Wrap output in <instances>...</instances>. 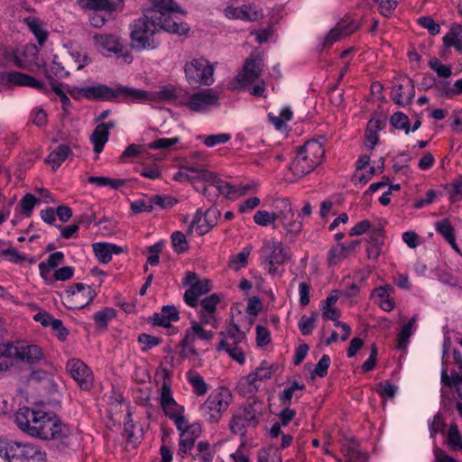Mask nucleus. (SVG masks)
<instances>
[{
	"mask_svg": "<svg viewBox=\"0 0 462 462\" xmlns=\"http://www.w3.org/2000/svg\"><path fill=\"white\" fill-rule=\"evenodd\" d=\"M0 457L8 462H45L46 453L38 446L0 439Z\"/></svg>",
	"mask_w": 462,
	"mask_h": 462,
	"instance_id": "nucleus-5",
	"label": "nucleus"
},
{
	"mask_svg": "<svg viewBox=\"0 0 462 462\" xmlns=\"http://www.w3.org/2000/svg\"><path fill=\"white\" fill-rule=\"evenodd\" d=\"M231 394L227 392H220L210 394L206 402L201 405L200 411L206 420L217 422L221 418L230 404Z\"/></svg>",
	"mask_w": 462,
	"mask_h": 462,
	"instance_id": "nucleus-7",
	"label": "nucleus"
},
{
	"mask_svg": "<svg viewBox=\"0 0 462 462\" xmlns=\"http://www.w3.org/2000/svg\"><path fill=\"white\" fill-rule=\"evenodd\" d=\"M272 370V365H267L266 362H263L261 366L256 368L255 372L249 374L240 380L238 384L240 392L243 394L255 393L258 390L255 382L270 379L273 373Z\"/></svg>",
	"mask_w": 462,
	"mask_h": 462,
	"instance_id": "nucleus-15",
	"label": "nucleus"
},
{
	"mask_svg": "<svg viewBox=\"0 0 462 462\" xmlns=\"http://www.w3.org/2000/svg\"><path fill=\"white\" fill-rule=\"evenodd\" d=\"M79 5L87 9L95 11H108L115 10L116 4L110 0H79Z\"/></svg>",
	"mask_w": 462,
	"mask_h": 462,
	"instance_id": "nucleus-36",
	"label": "nucleus"
},
{
	"mask_svg": "<svg viewBox=\"0 0 462 462\" xmlns=\"http://www.w3.org/2000/svg\"><path fill=\"white\" fill-rule=\"evenodd\" d=\"M212 189L217 191L215 192V197L223 195L226 198H229L230 194L235 191L233 186L227 182L223 181L222 180L217 179L214 173H212V179H210L209 181H207V185L205 186V193H210Z\"/></svg>",
	"mask_w": 462,
	"mask_h": 462,
	"instance_id": "nucleus-29",
	"label": "nucleus"
},
{
	"mask_svg": "<svg viewBox=\"0 0 462 462\" xmlns=\"http://www.w3.org/2000/svg\"><path fill=\"white\" fill-rule=\"evenodd\" d=\"M277 208L280 209V223L287 236L296 237L301 231L302 223L296 217L290 200L285 198L277 199Z\"/></svg>",
	"mask_w": 462,
	"mask_h": 462,
	"instance_id": "nucleus-10",
	"label": "nucleus"
},
{
	"mask_svg": "<svg viewBox=\"0 0 462 462\" xmlns=\"http://www.w3.org/2000/svg\"><path fill=\"white\" fill-rule=\"evenodd\" d=\"M259 420L256 411L252 404L245 405L238 409L233 415L229 423L231 431L241 436L245 434L247 427H256Z\"/></svg>",
	"mask_w": 462,
	"mask_h": 462,
	"instance_id": "nucleus-11",
	"label": "nucleus"
},
{
	"mask_svg": "<svg viewBox=\"0 0 462 462\" xmlns=\"http://www.w3.org/2000/svg\"><path fill=\"white\" fill-rule=\"evenodd\" d=\"M324 154L325 149L322 143L315 139L310 140L300 148L290 165V170L295 176L300 178L319 165Z\"/></svg>",
	"mask_w": 462,
	"mask_h": 462,
	"instance_id": "nucleus-4",
	"label": "nucleus"
},
{
	"mask_svg": "<svg viewBox=\"0 0 462 462\" xmlns=\"http://www.w3.org/2000/svg\"><path fill=\"white\" fill-rule=\"evenodd\" d=\"M49 74L53 78V76L57 78H65L69 76V71L65 70L62 66V62L60 60V58L55 55L52 59L51 64L50 66V70L46 69Z\"/></svg>",
	"mask_w": 462,
	"mask_h": 462,
	"instance_id": "nucleus-50",
	"label": "nucleus"
},
{
	"mask_svg": "<svg viewBox=\"0 0 462 462\" xmlns=\"http://www.w3.org/2000/svg\"><path fill=\"white\" fill-rule=\"evenodd\" d=\"M187 379L193 388V392L198 395H204L208 391V385L202 376L194 371L187 373Z\"/></svg>",
	"mask_w": 462,
	"mask_h": 462,
	"instance_id": "nucleus-39",
	"label": "nucleus"
},
{
	"mask_svg": "<svg viewBox=\"0 0 462 462\" xmlns=\"http://www.w3.org/2000/svg\"><path fill=\"white\" fill-rule=\"evenodd\" d=\"M14 358L29 365H35L44 358V355L37 345H21L17 346Z\"/></svg>",
	"mask_w": 462,
	"mask_h": 462,
	"instance_id": "nucleus-20",
	"label": "nucleus"
},
{
	"mask_svg": "<svg viewBox=\"0 0 462 462\" xmlns=\"http://www.w3.org/2000/svg\"><path fill=\"white\" fill-rule=\"evenodd\" d=\"M212 288L208 279L194 282L184 293V301L190 307L198 305V300L201 295L208 293Z\"/></svg>",
	"mask_w": 462,
	"mask_h": 462,
	"instance_id": "nucleus-22",
	"label": "nucleus"
},
{
	"mask_svg": "<svg viewBox=\"0 0 462 462\" xmlns=\"http://www.w3.org/2000/svg\"><path fill=\"white\" fill-rule=\"evenodd\" d=\"M436 230L452 246L457 250L456 239L454 236V229L448 219L438 221L436 224Z\"/></svg>",
	"mask_w": 462,
	"mask_h": 462,
	"instance_id": "nucleus-37",
	"label": "nucleus"
},
{
	"mask_svg": "<svg viewBox=\"0 0 462 462\" xmlns=\"http://www.w3.org/2000/svg\"><path fill=\"white\" fill-rule=\"evenodd\" d=\"M154 98L159 101L171 102L178 98L179 94L175 88L171 86H164L153 93Z\"/></svg>",
	"mask_w": 462,
	"mask_h": 462,
	"instance_id": "nucleus-45",
	"label": "nucleus"
},
{
	"mask_svg": "<svg viewBox=\"0 0 462 462\" xmlns=\"http://www.w3.org/2000/svg\"><path fill=\"white\" fill-rule=\"evenodd\" d=\"M71 153L70 147L66 143H61L50 152L45 161L47 163L51 164L53 171H56Z\"/></svg>",
	"mask_w": 462,
	"mask_h": 462,
	"instance_id": "nucleus-30",
	"label": "nucleus"
},
{
	"mask_svg": "<svg viewBox=\"0 0 462 462\" xmlns=\"http://www.w3.org/2000/svg\"><path fill=\"white\" fill-rule=\"evenodd\" d=\"M318 318V313L313 311L311 312L310 317H307L303 315L299 321V328L300 332L304 336H308L311 334L312 330L315 328V322Z\"/></svg>",
	"mask_w": 462,
	"mask_h": 462,
	"instance_id": "nucleus-47",
	"label": "nucleus"
},
{
	"mask_svg": "<svg viewBox=\"0 0 462 462\" xmlns=\"http://www.w3.org/2000/svg\"><path fill=\"white\" fill-rule=\"evenodd\" d=\"M88 181L91 184H96L98 187L108 186L113 189H117L120 187L124 186L125 183V180L112 179V178L103 177V176H91L88 178Z\"/></svg>",
	"mask_w": 462,
	"mask_h": 462,
	"instance_id": "nucleus-38",
	"label": "nucleus"
},
{
	"mask_svg": "<svg viewBox=\"0 0 462 462\" xmlns=\"http://www.w3.org/2000/svg\"><path fill=\"white\" fill-rule=\"evenodd\" d=\"M162 14L155 11H144L142 17L135 20L131 25V46L133 49L142 51H153L160 45V41L155 37L160 29L179 35L185 34L189 26L184 23L175 21L162 22Z\"/></svg>",
	"mask_w": 462,
	"mask_h": 462,
	"instance_id": "nucleus-1",
	"label": "nucleus"
},
{
	"mask_svg": "<svg viewBox=\"0 0 462 462\" xmlns=\"http://www.w3.org/2000/svg\"><path fill=\"white\" fill-rule=\"evenodd\" d=\"M218 96L209 88L191 95L187 106L190 110L199 112L208 106H218Z\"/></svg>",
	"mask_w": 462,
	"mask_h": 462,
	"instance_id": "nucleus-18",
	"label": "nucleus"
},
{
	"mask_svg": "<svg viewBox=\"0 0 462 462\" xmlns=\"http://www.w3.org/2000/svg\"><path fill=\"white\" fill-rule=\"evenodd\" d=\"M163 246H164V242L161 241V242H158L155 245L148 247V252H149L150 255L147 258V263H149L152 266L157 265L159 263V260H160L159 254L162 252Z\"/></svg>",
	"mask_w": 462,
	"mask_h": 462,
	"instance_id": "nucleus-55",
	"label": "nucleus"
},
{
	"mask_svg": "<svg viewBox=\"0 0 462 462\" xmlns=\"http://www.w3.org/2000/svg\"><path fill=\"white\" fill-rule=\"evenodd\" d=\"M250 252V247H245L242 252L234 255L229 260V267L234 271H239L240 269L245 267Z\"/></svg>",
	"mask_w": 462,
	"mask_h": 462,
	"instance_id": "nucleus-44",
	"label": "nucleus"
},
{
	"mask_svg": "<svg viewBox=\"0 0 462 462\" xmlns=\"http://www.w3.org/2000/svg\"><path fill=\"white\" fill-rule=\"evenodd\" d=\"M75 93L83 95L88 99L112 100L113 98L122 97L124 100L142 101L149 98L147 92L137 88L123 86H117L112 88L103 84L83 88H75L69 91V94L74 97H76Z\"/></svg>",
	"mask_w": 462,
	"mask_h": 462,
	"instance_id": "nucleus-3",
	"label": "nucleus"
},
{
	"mask_svg": "<svg viewBox=\"0 0 462 462\" xmlns=\"http://www.w3.org/2000/svg\"><path fill=\"white\" fill-rule=\"evenodd\" d=\"M206 162H196L191 161H186L184 164L181 166L182 169H185L190 172L196 174L195 180H201L205 182L209 181L212 179L211 171H208L205 169Z\"/></svg>",
	"mask_w": 462,
	"mask_h": 462,
	"instance_id": "nucleus-31",
	"label": "nucleus"
},
{
	"mask_svg": "<svg viewBox=\"0 0 462 462\" xmlns=\"http://www.w3.org/2000/svg\"><path fill=\"white\" fill-rule=\"evenodd\" d=\"M462 199V178L456 180L452 184V191L450 192V200L457 202Z\"/></svg>",
	"mask_w": 462,
	"mask_h": 462,
	"instance_id": "nucleus-64",
	"label": "nucleus"
},
{
	"mask_svg": "<svg viewBox=\"0 0 462 462\" xmlns=\"http://www.w3.org/2000/svg\"><path fill=\"white\" fill-rule=\"evenodd\" d=\"M116 311L113 308H105L95 313L93 319L97 326L101 329H106L109 320L113 319Z\"/></svg>",
	"mask_w": 462,
	"mask_h": 462,
	"instance_id": "nucleus-40",
	"label": "nucleus"
},
{
	"mask_svg": "<svg viewBox=\"0 0 462 462\" xmlns=\"http://www.w3.org/2000/svg\"><path fill=\"white\" fill-rule=\"evenodd\" d=\"M429 66L440 78L447 79L451 76L452 72L450 67L442 64L438 58L430 59Z\"/></svg>",
	"mask_w": 462,
	"mask_h": 462,
	"instance_id": "nucleus-49",
	"label": "nucleus"
},
{
	"mask_svg": "<svg viewBox=\"0 0 462 462\" xmlns=\"http://www.w3.org/2000/svg\"><path fill=\"white\" fill-rule=\"evenodd\" d=\"M230 138L231 136L228 134H211L206 136L203 142L208 147H213L217 144L227 143Z\"/></svg>",
	"mask_w": 462,
	"mask_h": 462,
	"instance_id": "nucleus-58",
	"label": "nucleus"
},
{
	"mask_svg": "<svg viewBox=\"0 0 462 462\" xmlns=\"http://www.w3.org/2000/svg\"><path fill=\"white\" fill-rule=\"evenodd\" d=\"M109 134L106 131L105 126L97 125L93 131L90 141L94 145V152L100 153L103 151L105 144L108 141Z\"/></svg>",
	"mask_w": 462,
	"mask_h": 462,
	"instance_id": "nucleus-32",
	"label": "nucleus"
},
{
	"mask_svg": "<svg viewBox=\"0 0 462 462\" xmlns=\"http://www.w3.org/2000/svg\"><path fill=\"white\" fill-rule=\"evenodd\" d=\"M92 247L96 257L102 263H109L113 254L123 252L122 247L111 243H94Z\"/></svg>",
	"mask_w": 462,
	"mask_h": 462,
	"instance_id": "nucleus-26",
	"label": "nucleus"
},
{
	"mask_svg": "<svg viewBox=\"0 0 462 462\" xmlns=\"http://www.w3.org/2000/svg\"><path fill=\"white\" fill-rule=\"evenodd\" d=\"M17 350V346L13 343H5L0 345V373L9 370L13 366V363L7 357H14V352Z\"/></svg>",
	"mask_w": 462,
	"mask_h": 462,
	"instance_id": "nucleus-33",
	"label": "nucleus"
},
{
	"mask_svg": "<svg viewBox=\"0 0 462 462\" xmlns=\"http://www.w3.org/2000/svg\"><path fill=\"white\" fill-rule=\"evenodd\" d=\"M263 67V60L259 56H249L245 60L243 69L238 74L236 81L229 83V88L235 89L236 84L243 87L255 81L261 76Z\"/></svg>",
	"mask_w": 462,
	"mask_h": 462,
	"instance_id": "nucleus-12",
	"label": "nucleus"
},
{
	"mask_svg": "<svg viewBox=\"0 0 462 462\" xmlns=\"http://www.w3.org/2000/svg\"><path fill=\"white\" fill-rule=\"evenodd\" d=\"M5 79L14 85L21 87H30L44 93L48 92L44 83L36 79L35 78L18 71H9L5 75Z\"/></svg>",
	"mask_w": 462,
	"mask_h": 462,
	"instance_id": "nucleus-19",
	"label": "nucleus"
},
{
	"mask_svg": "<svg viewBox=\"0 0 462 462\" xmlns=\"http://www.w3.org/2000/svg\"><path fill=\"white\" fill-rule=\"evenodd\" d=\"M45 76L49 81V84L51 87L52 91L60 97L62 109L67 112L68 108L71 106L69 98L67 97L65 91L62 88V84L57 82L54 78H52L49 72L45 69Z\"/></svg>",
	"mask_w": 462,
	"mask_h": 462,
	"instance_id": "nucleus-35",
	"label": "nucleus"
},
{
	"mask_svg": "<svg viewBox=\"0 0 462 462\" xmlns=\"http://www.w3.org/2000/svg\"><path fill=\"white\" fill-rule=\"evenodd\" d=\"M151 3L152 4L153 7L152 8H148L146 9L145 11H155V12H158L160 14H162V21L165 20V21H174L171 16V13H183L180 6L175 3L173 2L172 0H150Z\"/></svg>",
	"mask_w": 462,
	"mask_h": 462,
	"instance_id": "nucleus-27",
	"label": "nucleus"
},
{
	"mask_svg": "<svg viewBox=\"0 0 462 462\" xmlns=\"http://www.w3.org/2000/svg\"><path fill=\"white\" fill-rule=\"evenodd\" d=\"M131 209L134 213L151 212L153 209L152 199H137L131 203Z\"/></svg>",
	"mask_w": 462,
	"mask_h": 462,
	"instance_id": "nucleus-54",
	"label": "nucleus"
},
{
	"mask_svg": "<svg viewBox=\"0 0 462 462\" xmlns=\"http://www.w3.org/2000/svg\"><path fill=\"white\" fill-rule=\"evenodd\" d=\"M51 328L60 340L64 341L67 338L69 330L63 326L60 319H54Z\"/></svg>",
	"mask_w": 462,
	"mask_h": 462,
	"instance_id": "nucleus-62",
	"label": "nucleus"
},
{
	"mask_svg": "<svg viewBox=\"0 0 462 462\" xmlns=\"http://www.w3.org/2000/svg\"><path fill=\"white\" fill-rule=\"evenodd\" d=\"M357 29L358 24L354 21H350L347 23H338L337 27L330 30V32L327 35L325 39V44L331 45L335 42H337L340 37L347 36L355 32Z\"/></svg>",
	"mask_w": 462,
	"mask_h": 462,
	"instance_id": "nucleus-28",
	"label": "nucleus"
},
{
	"mask_svg": "<svg viewBox=\"0 0 462 462\" xmlns=\"http://www.w3.org/2000/svg\"><path fill=\"white\" fill-rule=\"evenodd\" d=\"M201 428L199 424H191L188 430H184L180 435L178 454L187 455L192 449L195 440L199 437Z\"/></svg>",
	"mask_w": 462,
	"mask_h": 462,
	"instance_id": "nucleus-21",
	"label": "nucleus"
},
{
	"mask_svg": "<svg viewBox=\"0 0 462 462\" xmlns=\"http://www.w3.org/2000/svg\"><path fill=\"white\" fill-rule=\"evenodd\" d=\"M179 143V138H162L158 139L148 144L149 149L157 150V149H167L174 144Z\"/></svg>",
	"mask_w": 462,
	"mask_h": 462,
	"instance_id": "nucleus-59",
	"label": "nucleus"
},
{
	"mask_svg": "<svg viewBox=\"0 0 462 462\" xmlns=\"http://www.w3.org/2000/svg\"><path fill=\"white\" fill-rule=\"evenodd\" d=\"M96 46L101 51H107L115 54H123L124 45L116 36L111 34H96L94 36Z\"/></svg>",
	"mask_w": 462,
	"mask_h": 462,
	"instance_id": "nucleus-24",
	"label": "nucleus"
},
{
	"mask_svg": "<svg viewBox=\"0 0 462 462\" xmlns=\"http://www.w3.org/2000/svg\"><path fill=\"white\" fill-rule=\"evenodd\" d=\"M347 257V247L343 244H338L331 248L328 254V262L329 265H336L341 260Z\"/></svg>",
	"mask_w": 462,
	"mask_h": 462,
	"instance_id": "nucleus-43",
	"label": "nucleus"
},
{
	"mask_svg": "<svg viewBox=\"0 0 462 462\" xmlns=\"http://www.w3.org/2000/svg\"><path fill=\"white\" fill-rule=\"evenodd\" d=\"M447 442L452 450L462 451V436L456 424H452L449 427L447 434Z\"/></svg>",
	"mask_w": 462,
	"mask_h": 462,
	"instance_id": "nucleus-42",
	"label": "nucleus"
},
{
	"mask_svg": "<svg viewBox=\"0 0 462 462\" xmlns=\"http://www.w3.org/2000/svg\"><path fill=\"white\" fill-rule=\"evenodd\" d=\"M220 302V297L217 293H213L201 300L200 305L203 311L215 313L217 305Z\"/></svg>",
	"mask_w": 462,
	"mask_h": 462,
	"instance_id": "nucleus-52",
	"label": "nucleus"
},
{
	"mask_svg": "<svg viewBox=\"0 0 462 462\" xmlns=\"http://www.w3.org/2000/svg\"><path fill=\"white\" fill-rule=\"evenodd\" d=\"M138 341L143 345L142 350L145 352L158 346L162 340L157 337L143 333L139 335Z\"/></svg>",
	"mask_w": 462,
	"mask_h": 462,
	"instance_id": "nucleus-53",
	"label": "nucleus"
},
{
	"mask_svg": "<svg viewBox=\"0 0 462 462\" xmlns=\"http://www.w3.org/2000/svg\"><path fill=\"white\" fill-rule=\"evenodd\" d=\"M171 238L173 250L177 254H182L189 249V244L186 236L180 231L173 232Z\"/></svg>",
	"mask_w": 462,
	"mask_h": 462,
	"instance_id": "nucleus-46",
	"label": "nucleus"
},
{
	"mask_svg": "<svg viewBox=\"0 0 462 462\" xmlns=\"http://www.w3.org/2000/svg\"><path fill=\"white\" fill-rule=\"evenodd\" d=\"M68 307L72 310H80L88 305L96 297V291L82 282H78L65 291Z\"/></svg>",
	"mask_w": 462,
	"mask_h": 462,
	"instance_id": "nucleus-9",
	"label": "nucleus"
},
{
	"mask_svg": "<svg viewBox=\"0 0 462 462\" xmlns=\"http://www.w3.org/2000/svg\"><path fill=\"white\" fill-rule=\"evenodd\" d=\"M415 97L414 82L405 75L395 77L393 82L391 98L399 106L411 104Z\"/></svg>",
	"mask_w": 462,
	"mask_h": 462,
	"instance_id": "nucleus-8",
	"label": "nucleus"
},
{
	"mask_svg": "<svg viewBox=\"0 0 462 462\" xmlns=\"http://www.w3.org/2000/svg\"><path fill=\"white\" fill-rule=\"evenodd\" d=\"M219 217L220 211L216 207L209 208L206 212H203L200 208L198 209L189 226L188 233L190 234L195 229L199 236L207 234L216 226Z\"/></svg>",
	"mask_w": 462,
	"mask_h": 462,
	"instance_id": "nucleus-13",
	"label": "nucleus"
},
{
	"mask_svg": "<svg viewBox=\"0 0 462 462\" xmlns=\"http://www.w3.org/2000/svg\"><path fill=\"white\" fill-rule=\"evenodd\" d=\"M270 340H271L270 331L266 328L258 325L256 327L257 346H266L267 344H269Z\"/></svg>",
	"mask_w": 462,
	"mask_h": 462,
	"instance_id": "nucleus-60",
	"label": "nucleus"
},
{
	"mask_svg": "<svg viewBox=\"0 0 462 462\" xmlns=\"http://www.w3.org/2000/svg\"><path fill=\"white\" fill-rule=\"evenodd\" d=\"M160 402L165 415L169 418L182 410L173 399L171 385L166 381L163 382L161 388Z\"/></svg>",
	"mask_w": 462,
	"mask_h": 462,
	"instance_id": "nucleus-25",
	"label": "nucleus"
},
{
	"mask_svg": "<svg viewBox=\"0 0 462 462\" xmlns=\"http://www.w3.org/2000/svg\"><path fill=\"white\" fill-rule=\"evenodd\" d=\"M443 42L445 47H455L457 51H462V42H459L457 39L456 34L454 33V30L451 27L449 32L443 37Z\"/></svg>",
	"mask_w": 462,
	"mask_h": 462,
	"instance_id": "nucleus-63",
	"label": "nucleus"
},
{
	"mask_svg": "<svg viewBox=\"0 0 462 462\" xmlns=\"http://www.w3.org/2000/svg\"><path fill=\"white\" fill-rule=\"evenodd\" d=\"M420 25L426 28L431 35H436L440 32L439 24L436 23L430 16H421L418 20Z\"/></svg>",
	"mask_w": 462,
	"mask_h": 462,
	"instance_id": "nucleus-57",
	"label": "nucleus"
},
{
	"mask_svg": "<svg viewBox=\"0 0 462 462\" xmlns=\"http://www.w3.org/2000/svg\"><path fill=\"white\" fill-rule=\"evenodd\" d=\"M14 417L17 427L32 437L63 443L71 434L68 425L42 411L24 407L19 409Z\"/></svg>",
	"mask_w": 462,
	"mask_h": 462,
	"instance_id": "nucleus-2",
	"label": "nucleus"
},
{
	"mask_svg": "<svg viewBox=\"0 0 462 462\" xmlns=\"http://www.w3.org/2000/svg\"><path fill=\"white\" fill-rule=\"evenodd\" d=\"M16 64L19 68L27 69L31 72H37L43 69L45 73V65L39 61V51L33 44L24 47L23 55L16 57Z\"/></svg>",
	"mask_w": 462,
	"mask_h": 462,
	"instance_id": "nucleus-16",
	"label": "nucleus"
},
{
	"mask_svg": "<svg viewBox=\"0 0 462 462\" xmlns=\"http://www.w3.org/2000/svg\"><path fill=\"white\" fill-rule=\"evenodd\" d=\"M390 122L394 128L404 130L406 134L411 131L409 118L402 112L394 113L391 116Z\"/></svg>",
	"mask_w": 462,
	"mask_h": 462,
	"instance_id": "nucleus-48",
	"label": "nucleus"
},
{
	"mask_svg": "<svg viewBox=\"0 0 462 462\" xmlns=\"http://www.w3.org/2000/svg\"><path fill=\"white\" fill-rule=\"evenodd\" d=\"M37 201V199L32 194L27 193L20 201V207L22 211L27 217H30Z\"/></svg>",
	"mask_w": 462,
	"mask_h": 462,
	"instance_id": "nucleus-56",
	"label": "nucleus"
},
{
	"mask_svg": "<svg viewBox=\"0 0 462 462\" xmlns=\"http://www.w3.org/2000/svg\"><path fill=\"white\" fill-rule=\"evenodd\" d=\"M220 341L217 350L224 349V346H237L245 338V332L241 331L236 324H229L225 332H220Z\"/></svg>",
	"mask_w": 462,
	"mask_h": 462,
	"instance_id": "nucleus-23",
	"label": "nucleus"
},
{
	"mask_svg": "<svg viewBox=\"0 0 462 462\" xmlns=\"http://www.w3.org/2000/svg\"><path fill=\"white\" fill-rule=\"evenodd\" d=\"M153 205H157L162 208H168L173 207L177 200L169 196L155 195L152 197Z\"/></svg>",
	"mask_w": 462,
	"mask_h": 462,
	"instance_id": "nucleus-61",
	"label": "nucleus"
},
{
	"mask_svg": "<svg viewBox=\"0 0 462 462\" xmlns=\"http://www.w3.org/2000/svg\"><path fill=\"white\" fill-rule=\"evenodd\" d=\"M24 23L34 34L38 43L42 45L47 40L48 33L42 29L40 20L35 17H27L24 19Z\"/></svg>",
	"mask_w": 462,
	"mask_h": 462,
	"instance_id": "nucleus-34",
	"label": "nucleus"
},
{
	"mask_svg": "<svg viewBox=\"0 0 462 462\" xmlns=\"http://www.w3.org/2000/svg\"><path fill=\"white\" fill-rule=\"evenodd\" d=\"M261 258L265 264H282L288 259L287 254L281 243L266 241L262 248Z\"/></svg>",
	"mask_w": 462,
	"mask_h": 462,
	"instance_id": "nucleus-17",
	"label": "nucleus"
},
{
	"mask_svg": "<svg viewBox=\"0 0 462 462\" xmlns=\"http://www.w3.org/2000/svg\"><path fill=\"white\" fill-rule=\"evenodd\" d=\"M66 368L70 376L78 383L82 390H90L93 386V375L89 368L79 359H71Z\"/></svg>",
	"mask_w": 462,
	"mask_h": 462,
	"instance_id": "nucleus-14",
	"label": "nucleus"
},
{
	"mask_svg": "<svg viewBox=\"0 0 462 462\" xmlns=\"http://www.w3.org/2000/svg\"><path fill=\"white\" fill-rule=\"evenodd\" d=\"M184 72L188 83L199 88L202 85L210 86L214 82V68L205 59H193L184 66Z\"/></svg>",
	"mask_w": 462,
	"mask_h": 462,
	"instance_id": "nucleus-6",
	"label": "nucleus"
},
{
	"mask_svg": "<svg viewBox=\"0 0 462 462\" xmlns=\"http://www.w3.org/2000/svg\"><path fill=\"white\" fill-rule=\"evenodd\" d=\"M448 355V350L446 348V342L444 343V349L442 355V370H441V383L448 387H456L457 394L459 398L462 400V383H459L457 382H451L450 377L448 374L447 365L445 364V357Z\"/></svg>",
	"mask_w": 462,
	"mask_h": 462,
	"instance_id": "nucleus-41",
	"label": "nucleus"
},
{
	"mask_svg": "<svg viewBox=\"0 0 462 462\" xmlns=\"http://www.w3.org/2000/svg\"><path fill=\"white\" fill-rule=\"evenodd\" d=\"M330 357L328 355H324L316 365L315 369L311 373V376H326L328 374V369L330 365Z\"/></svg>",
	"mask_w": 462,
	"mask_h": 462,
	"instance_id": "nucleus-51",
	"label": "nucleus"
}]
</instances>
